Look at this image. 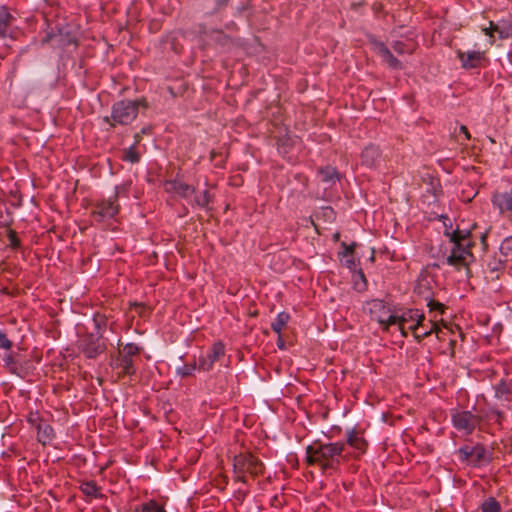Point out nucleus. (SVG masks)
<instances>
[{
  "instance_id": "nucleus-1",
  "label": "nucleus",
  "mask_w": 512,
  "mask_h": 512,
  "mask_svg": "<svg viewBox=\"0 0 512 512\" xmlns=\"http://www.w3.org/2000/svg\"><path fill=\"white\" fill-rule=\"evenodd\" d=\"M424 321V314L419 313L418 310H409L400 317L390 315L387 320H380L379 322L384 325L385 330L388 326L397 324L403 336L407 335V330H411L418 340L428 337L432 333H435L440 340L445 338V329L448 330L446 325L443 324V328H441L438 322L430 320V330L420 331Z\"/></svg>"
},
{
  "instance_id": "nucleus-2",
  "label": "nucleus",
  "mask_w": 512,
  "mask_h": 512,
  "mask_svg": "<svg viewBox=\"0 0 512 512\" xmlns=\"http://www.w3.org/2000/svg\"><path fill=\"white\" fill-rule=\"evenodd\" d=\"M344 448V443L323 444L316 441L306 449V462L308 465L317 464L322 470L335 469L340 463Z\"/></svg>"
},
{
  "instance_id": "nucleus-3",
  "label": "nucleus",
  "mask_w": 512,
  "mask_h": 512,
  "mask_svg": "<svg viewBox=\"0 0 512 512\" xmlns=\"http://www.w3.org/2000/svg\"><path fill=\"white\" fill-rule=\"evenodd\" d=\"M233 469L237 481L246 482L245 474L258 476L264 471V465L251 453H241L234 457Z\"/></svg>"
},
{
  "instance_id": "nucleus-4",
  "label": "nucleus",
  "mask_w": 512,
  "mask_h": 512,
  "mask_svg": "<svg viewBox=\"0 0 512 512\" xmlns=\"http://www.w3.org/2000/svg\"><path fill=\"white\" fill-rule=\"evenodd\" d=\"M146 107L147 103L145 99L137 100V101H121L117 103L112 110L111 118L113 122L111 126H115L116 123L121 125H127L131 123L138 114L139 106Z\"/></svg>"
},
{
  "instance_id": "nucleus-5",
  "label": "nucleus",
  "mask_w": 512,
  "mask_h": 512,
  "mask_svg": "<svg viewBox=\"0 0 512 512\" xmlns=\"http://www.w3.org/2000/svg\"><path fill=\"white\" fill-rule=\"evenodd\" d=\"M103 335L98 331L96 334H86L81 339L80 349L88 358H95L102 354L106 346L102 342Z\"/></svg>"
},
{
  "instance_id": "nucleus-6",
  "label": "nucleus",
  "mask_w": 512,
  "mask_h": 512,
  "mask_svg": "<svg viewBox=\"0 0 512 512\" xmlns=\"http://www.w3.org/2000/svg\"><path fill=\"white\" fill-rule=\"evenodd\" d=\"M117 196L114 199H108L98 203L92 211V216L96 221H104L114 217L119 212V205L116 202Z\"/></svg>"
},
{
  "instance_id": "nucleus-7",
  "label": "nucleus",
  "mask_w": 512,
  "mask_h": 512,
  "mask_svg": "<svg viewBox=\"0 0 512 512\" xmlns=\"http://www.w3.org/2000/svg\"><path fill=\"white\" fill-rule=\"evenodd\" d=\"M479 423L480 419L468 411L459 412L453 416L454 426L467 435L471 434Z\"/></svg>"
},
{
  "instance_id": "nucleus-8",
  "label": "nucleus",
  "mask_w": 512,
  "mask_h": 512,
  "mask_svg": "<svg viewBox=\"0 0 512 512\" xmlns=\"http://www.w3.org/2000/svg\"><path fill=\"white\" fill-rule=\"evenodd\" d=\"M450 241L454 244V248L465 253L468 256H472L471 247L473 246L470 239L471 233L469 231H461L456 229L451 233H446Z\"/></svg>"
},
{
  "instance_id": "nucleus-9",
  "label": "nucleus",
  "mask_w": 512,
  "mask_h": 512,
  "mask_svg": "<svg viewBox=\"0 0 512 512\" xmlns=\"http://www.w3.org/2000/svg\"><path fill=\"white\" fill-rule=\"evenodd\" d=\"M164 189L167 193L178 195L180 197H187L195 192V188L183 180L176 178L168 180L164 183Z\"/></svg>"
},
{
  "instance_id": "nucleus-10",
  "label": "nucleus",
  "mask_w": 512,
  "mask_h": 512,
  "mask_svg": "<svg viewBox=\"0 0 512 512\" xmlns=\"http://www.w3.org/2000/svg\"><path fill=\"white\" fill-rule=\"evenodd\" d=\"M459 454L463 460L477 465L484 458L485 448L481 445H476L474 447L465 446L459 449Z\"/></svg>"
},
{
  "instance_id": "nucleus-11",
  "label": "nucleus",
  "mask_w": 512,
  "mask_h": 512,
  "mask_svg": "<svg viewBox=\"0 0 512 512\" xmlns=\"http://www.w3.org/2000/svg\"><path fill=\"white\" fill-rule=\"evenodd\" d=\"M458 57L463 68L472 69L480 66L481 62L485 59V54L484 52L479 51L468 53L458 51Z\"/></svg>"
},
{
  "instance_id": "nucleus-12",
  "label": "nucleus",
  "mask_w": 512,
  "mask_h": 512,
  "mask_svg": "<svg viewBox=\"0 0 512 512\" xmlns=\"http://www.w3.org/2000/svg\"><path fill=\"white\" fill-rule=\"evenodd\" d=\"M225 354V346L222 342L214 343L212 347V353L208 355V360L201 359L199 361V368L207 371L212 368V365L215 361H217L220 357Z\"/></svg>"
},
{
  "instance_id": "nucleus-13",
  "label": "nucleus",
  "mask_w": 512,
  "mask_h": 512,
  "mask_svg": "<svg viewBox=\"0 0 512 512\" xmlns=\"http://www.w3.org/2000/svg\"><path fill=\"white\" fill-rule=\"evenodd\" d=\"M113 365L116 369L119 370V376L133 375L135 373L132 357L119 355V357L114 361Z\"/></svg>"
},
{
  "instance_id": "nucleus-14",
  "label": "nucleus",
  "mask_w": 512,
  "mask_h": 512,
  "mask_svg": "<svg viewBox=\"0 0 512 512\" xmlns=\"http://www.w3.org/2000/svg\"><path fill=\"white\" fill-rule=\"evenodd\" d=\"M347 443L351 447L360 450L361 452H365L368 445L367 441L363 437V432H359L357 430H352L351 432H349L347 437Z\"/></svg>"
},
{
  "instance_id": "nucleus-15",
  "label": "nucleus",
  "mask_w": 512,
  "mask_h": 512,
  "mask_svg": "<svg viewBox=\"0 0 512 512\" xmlns=\"http://www.w3.org/2000/svg\"><path fill=\"white\" fill-rule=\"evenodd\" d=\"M493 201L501 212L512 211V190L495 194Z\"/></svg>"
},
{
  "instance_id": "nucleus-16",
  "label": "nucleus",
  "mask_w": 512,
  "mask_h": 512,
  "mask_svg": "<svg viewBox=\"0 0 512 512\" xmlns=\"http://www.w3.org/2000/svg\"><path fill=\"white\" fill-rule=\"evenodd\" d=\"M13 21V16L6 6L0 7V37L7 35L8 29Z\"/></svg>"
},
{
  "instance_id": "nucleus-17",
  "label": "nucleus",
  "mask_w": 512,
  "mask_h": 512,
  "mask_svg": "<svg viewBox=\"0 0 512 512\" xmlns=\"http://www.w3.org/2000/svg\"><path fill=\"white\" fill-rule=\"evenodd\" d=\"M466 254L453 247L451 254L447 258V263L460 270L462 267H467Z\"/></svg>"
},
{
  "instance_id": "nucleus-18",
  "label": "nucleus",
  "mask_w": 512,
  "mask_h": 512,
  "mask_svg": "<svg viewBox=\"0 0 512 512\" xmlns=\"http://www.w3.org/2000/svg\"><path fill=\"white\" fill-rule=\"evenodd\" d=\"M38 441L45 445L49 442L53 435V429L48 424H38L37 426Z\"/></svg>"
},
{
  "instance_id": "nucleus-19",
  "label": "nucleus",
  "mask_w": 512,
  "mask_h": 512,
  "mask_svg": "<svg viewBox=\"0 0 512 512\" xmlns=\"http://www.w3.org/2000/svg\"><path fill=\"white\" fill-rule=\"evenodd\" d=\"M290 319V315L287 312H280L277 316V319L274 323H272V329L274 332L281 335L283 328L287 325Z\"/></svg>"
},
{
  "instance_id": "nucleus-20",
  "label": "nucleus",
  "mask_w": 512,
  "mask_h": 512,
  "mask_svg": "<svg viewBox=\"0 0 512 512\" xmlns=\"http://www.w3.org/2000/svg\"><path fill=\"white\" fill-rule=\"evenodd\" d=\"M136 512H166L162 505H159L155 500H150L144 503L140 508L136 509Z\"/></svg>"
},
{
  "instance_id": "nucleus-21",
  "label": "nucleus",
  "mask_w": 512,
  "mask_h": 512,
  "mask_svg": "<svg viewBox=\"0 0 512 512\" xmlns=\"http://www.w3.org/2000/svg\"><path fill=\"white\" fill-rule=\"evenodd\" d=\"M482 512H501L500 503L493 497L488 498L482 503Z\"/></svg>"
},
{
  "instance_id": "nucleus-22",
  "label": "nucleus",
  "mask_w": 512,
  "mask_h": 512,
  "mask_svg": "<svg viewBox=\"0 0 512 512\" xmlns=\"http://www.w3.org/2000/svg\"><path fill=\"white\" fill-rule=\"evenodd\" d=\"M81 491L91 497H98V491L99 488L97 487L96 483L94 481L85 482L81 485Z\"/></svg>"
},
{
  "instance_id": "nucleus-23",
  "label": "nucleus",
  "mask_w": 512,
  "mask_h": 512,
  "mask_svg": "<svg viewBox=\"0 0 512 512\" xmlns=\"http://www.w3.org/2000/svg\"><path fill=\"white\" fill-rule=\"evenodd\" d=\"M123 160L132 164L137 163L140 160V154L137 152L135 145L124 150Z\"/></svg>"
},
{
  "instance_id": "nucleus-24",
  "label": "nucleus",
  "mask_w": 512,
  "mask_h": 512,
  "mask_svg": "<svg viewBox=\"0 0 512 512\" xmlns=\"http://www.w3.org/2000/svg\"><path fill=\"white\" fill-rule=\"evenodd\" d=\"M382 54H383L385 60L387 61V63L389 64L390 67H392L394 69H397V68L401 67V63L398 61L397 58H395L393 56V54L391 53V51L389 49L383 48L382 49Z\"/></svg>"
},
{
  "instance_id": "nucleus-25",
  "label": "nucleus",
  "mask_w": 512,
  "mask_h": 512,
  "mask_svg": "<svg viewBox=\"0 0 512 512\" xmlns=\"http://www.w3.org/2000/svg\"><path fill=\"white\" fill-rule=\"evenodd\" d=\"M483 32L488 35L490 38L494 37V33H498L499 38H505L506 35L502 30L499 29L498 25H496L493 21L489 22V27L484 28Z\"/></svg>"
},
{
  "instance_id": "nucleus-26",
  "label": "nucleus",
  "mask_w": 512,
  "mask_h": 512,
  "mask_svg": "<svg viewBox=\"0 0 512 512\" xmlns=\"http://www.w3.org/2000/svg\"><path fill=\"white\" fill-rule=\"evenodd\" d=\"M211 200L212 195L208 190L203 191L201 195L195 197V203L201 207H208Z\"/></svg>"
},
{
  "instance_id": "nucleus-27",
  "label": "nucleus",
  "mask_w": 512,
  "mask_h": 512,
  "mask_svg": "<svg viewBox=\"0 0 512 512\" xmlns=\"http://www.w3.org/2000/svg\"><path fill=\"white\" fill-rule=\"evenodd\" d=\"M140 348L133 343H129L124 346L122 351H119V355L132 357L139 354Z\"/></svg>"
},
{
  "instance_id": "nucleus-28",
  "label": "nucleus",
  "mask_w": 512,
  "mask_h": 512,
  "mask_svg": "<svg viewBox=\"0 0 512 512\" xmlns=\"http://www.w3.org/2000/svg\"><path fill=\"white\" fill-rule=\"evenodd\" d=\"M320 173L323 176L324 181H332L334 182L335 179H338L337 172L335 169L332 168H325L320 171Z\"/></svg>"
},
{
  "instance_id": "nucleus-29",
  "label": "nucleus",
  "mask_w": 512,
  "mask_h": 512,
  "mask_svg": "<svg viewBox=\"0 0 512 512\" xmlns=\"http://www.w3.org/2000/svg\"><path fill=\"white\" fill-rule=\"evenodd\" d=\"M425 300H428L427 306L430 308V311L437 310L441 314L444 313L446 306L440 302L435 301L434 299H429L425 297Z\"/></svg>"
},
{
  "instance_id": "nucleus-30",
  "label": "nucleus",
  "mask_w": 512,
  "mask_h": 512,
  "mask_svg": "<svg viewBox=\"0 0 512 512\" xmlns=\"http://www.w3.org/2000/svg\"><path fill=\"white\" fill-rule=\"evenodd\" d=\"M130 308H135L136 312L140 317L147 316L150 312L149 307L143 303H131Z\"/></svg>"
},
{
  "instance_id": "nucleus-31",
  "label": "nucleus",
  "mask_w": 512,
  "mask_h": 512,
  "mask_svg": "<svg viewBox=\"0 0 512 512\" xmlns=\"http://www.w3.org/2000/svg\"><path fill=\"white\" fill-rule=\"evenodd\" d=\"M509 393H510V388L504 381H502L500 384H498L495 387L496 397H501V396L509 394Z\"/></svg>"
},
{
  "instance_id": "nucleus-32",
  "label": "nucleus",
  "mask_w": 512,
  "mask_h": 512,
  "mask_svg": "<svg viewBox=\"0 0 512 512\" xmlns=\"http://www.w3.org/2000/svg\"><path fill=\"white\" fill-rule=\"evenodd\" d=\"M8 239L10 240L11 246L17 248L20 245V241L17 237V233L14 230L8 231Z\"/></svg>"
},
{
  "instance_id": "nucleus-33",
  "label": "nucleus",
  "mask_w": 512,
  "mask_h": 512,
  "mask_svg": "<svg viewBox=\"0 0 512 512\" xmlns=\"http://www.w3.org/2000/svg\"><path fill=\"white\" fill-rule=\"evenodd\" d=\"M12 347V342L7 338V336L0 331V348L10 349Z\"/></svg>"
},
{
  "instance_id": "nucleus-34",
  "label": "nucleus",
  "mask_w": 512,
  "mask_h": 512,
  "mask_svg": "<svg viewBox=\"0 0 512 512\" xmlns=\"http://www.w3.org/2000/svg\"><path fill=\"white\" fill-rule=\"evenodd\" d=\"M342 246L344 248V252L342 253V255L344 257L348 256L349 254H352L354 252V249L356 247V244L355 243H352L351 245H347L345 242L342 243Z\"/></svg>"
},
{
  "instance_id": "nucleus-35",
  "label": "nucleus",
  "mask_w": 512,
  "mask_h": 512,
  "mask_svg": "<svg viewBox=\"0 0 512 512\" xmlns=\"http://www.w3.org/2000/svg\"><path fill=\"white\" fill-rule=\"evenodd\" d=\"M195 369V366L192 365V366H189V365H186L184 366L182 369H179V374H181V376H189L191 375L192 371Z\"/></svg>"
},
{
  "instance_id": "nucleus-36",
  "label": "nucleus",
  "mask_w": 512,
  "mask_h": 512,
  "mask_svg": "<svg viewBox=\"0 0 512 512\" xmlns=\"http://www.w3.org/2000/svg\"><path fill=\"white\" fill-rule=\"evenodd\" d=\"M28 421L31 424L36 425V427L38 426V424H42L41 421H40L38 413H30V415L28 417Z\"/></svg>"
},
{
  "instance_id": "nucleus-37",
  "label": "nucleus",
  "mask_w": 512,
  "mask_h": 512,
  "mask_svg": "<svg viewBox=\"0 0 512 512\" xmlns=\"http://www.w3.org/2000/svg\"><path fill=\"white\" fill-rule=\"evenodd\" d=\"M460 131L465 135V138H466L467 140H469V139H470V133H469V131H468V129H467V127H466V126L462 125V126L460 127Z\"/></svg>"
},
{
  "instance_id": "nucleus-38",
  "label": "nucleus",
  "mask_w": 512,
  "mask_h": 512,
  "mask_svg": "<svg viewBox=\"0 0 512 512\" xmlns=\"http://www.w3.org/2000/svg\"><path fill=\"white\" fill-rule=\"evenodd\" d=\"M94 321L96 322L97 328H100L101 323L105 325V319L104 317H100V319L97 317L94 318Z\"/></svg>"
},
{
  "instance_id": "nucleus-39",
  "label": "nucleus",
  "mask_w": 512,
  "mask_h": 512,
  "mask_svg": "<svg viewBox=\"0 0 512 512\" xmlns=\"http://www.w3.org/2000/svg\"><path fill=\"white\" fill-rule=\"evenodd\" d=\"M394 49L398 53H402L403 52V44L402 43H396L395 46H394Z\"/></svg>"
},
{
  "instance_id": "nucleus-40",
  "label": "nucleus",
  "mask_w": 512,
  "mask_h": 512,
  "mask_svg": "<svg viewBox=\"0 0 512 512\" xmlns=\"http://www.w3.org/2000/svg\"><path fill=\"white\" fill-rule=\"evenodd\" d=\"M505 245L508 250L512 251V237L505 241Z\"/></svg>"
},
{
  "instance_id": "nucleus-41",
  "label": "nucleus",
  "mask_w": 512,
  "mask_h": 512,
  "mask_svg": "<svg viewBox=\"0 0 512 512\" xmlns=\"http://www.w3.org/2000/svg\"><path fill=\"white\" fill-rule=\"evenodd\" d=\"M134 139H135L134 145L136 146L141 141V135L139 133L135 134Z\"/></svg>"
},
{
  "instance_id": "nucleus-42",
  "label": "nucleus",
  "mask_w": 512,
  "mask_h": 512,
  "mask_svg": "<svg viewBox=\"0 0 512 512\" xmlns=\"http://www.w3.org/2000/svg\"><path fill=\"white\" fill-rule=\"evenodd\" d=\"M497 415V421L499 424H501V420L503 419V413L502 412H496Z\"/></svg>"
},
{
  "instance_id": "nucleus-43",
  "label": "nucleus",
  "mask_w": 512,
  "mask_h": 512,
  "mask_svg": "<svg viewBox=\"0 0 512 512\" xmlns=\"http://www.w3.org/2000/svg\"><path fill=\"white\" fill-rule=\"evenodd\" d=\"M428 324H430L428 322ZM430 330V325H426L424 322H423V326L421 327L420 331H429Z\"/></svg>"
},
{
  "instance_id": "nucleus-44",
  "label": "nucleus",
  "mask_w": 512,
  "mask_h": 512,
  "mask_svg": "<svg viewBox=\"0 0 512 512\" xmlns=\"http://www.w3.org/2000/svg\"><path fill=\"white\" fill-rule=\"evenodd\" d=\"M278 346L283 349L284 348V341L281 337V335L279 336V339H278Z\"/></svg>"
},
{
  "instance_id": "nucleus-45",
  "label": "nucleus",
  "mask_w": 512,
  "mask_h": 512,
  "mask_svg": "<svg viewBox=\"0 0 512 512\" xmlns=\"http://www.w3.org/2000/svg\"><path fill=\"white\" fill-rule=\"evenodd\" d=\"M150 131H151V128H150V127H148V128H143V129H142V131H141V133H142V134H147V133H150Z\"/></svg>"
},
{
  "instance_id": "nucleus-46",
  "label": "nucleus",
  "mask_w": 512,
  "mask_h": 512,
  "mask_svg": "<svg viewBox=\"0 0 512 512\" xmlns=\"http://www.w3.org/2000/svg\"><path fill=\"white\" fill-rule=\"evenodd\" d=\"M215 156H216V152L215 151H211V153H210V160L213 161Z\"/></svg>"
},
{
  "instance_id": "nucleus-47",
  "label": "nucleus",
  "mask_w": 512,
  "mask_h": 512,
  "mask_svg": "<svg viewBox=\"0 0 512 512\" xmlns=\"http://www.w3.org/2000/svg\"><path fill=\"white\" fill-rule=\"evenodd\" d=\"M416 291H417V293H418L419 295H420V294H422V285H421V284H419V286L417 287V290H416Z\"/></svg>"
},
{
  "instance_id": "nucleus-48",
  "label": "nucleus",
  "mask_w": 512,
  "mask_h": 512,
  "mask_svg": "<svg viewBox=\"0 0 512 512\" xmlns=\"http://www.w3.org/2000/svg\"><path fill=\"white\" fill-rule=\"evenodd\" d=\"M249 315L252 316V317H256L258 315V311L257 310L252 311V312L249 313Z\"/></svg>"
},
{
  "instance_id": "nucleus-49",
  "label": "nucleus",
  "mask_w": 512,
  "mask_h": 512,
  "mask_svg": "<svg viewBox=\"0 0 512 512\" xmlns=\"http://www.w3.org/2000/svg\"><path fill=\"white\" fill-rule=\"evenodd\" d=\"M238 494H239V496H237V498L240 500H244V495H241V497H240V491H238Z\"/></svg>"
},
{
  "instance_id": "nucleus-50",
  "label": "nucleus",
  "mask_w": 512,
  "mask_h": 512,
  "mask_svg": "<svg viewBox=\"0 0 512 512\" xmlns=\"http://www.w3.org/2000/svg\"><path fill=\"white\" fill-rule=\"evenodd\" d=\"M339 237H340L339 233H336V234L334 235L335 240H338V239H339Z\"/></svg>"
},
{
  "instance_id": "nucleus-51",
  "label": "nucleus",
  "mask_w": 512,
  "mask_h": 512,
  "mask_svg": "<svg viewBox=\"0 0 512 512\" xmlns=\"http://www.w3.org/2000/svg\"><path fill=\"white\" fill-rule=\"evenodd\" d=\"M359 274H360L361 278L365 281V277H364L363 272H362V271H360V272H359Z\"/></svg>"
}]
</instances>
